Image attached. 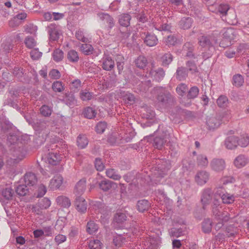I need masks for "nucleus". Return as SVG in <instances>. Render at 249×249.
<instances>
[{
    "label": "nucleus",
    "instance_id": "nucleus-1",
    "mask_svg": "<svg viewBox=\"0 0 249 249\" xmlns=\"http://www.w3.org/2000/svg\"><path fill=\"white\" fill-rule=\"evenodd\" d=\"M157 99L163 106H167L175 101V97L166 89L160 87L158 89Z\"/></svg>",
    "mask_w": 249,
    "mask_h": 249
},
{
    "label": "nucleus",
    "instance_id": "nucleus-2",
    "mask_svg": "<svg viewBox=\"0 0 249 249\" xmlns=\"http://www.w3.org/2000/svg\"><path fill=\"white\" fill-rule=\"evenodd\" d=\"M136 74L139 76H142V78L151 77L153 81H155L157 82H160L161 81L165 75V71L162 68H158L157 69H151L148 73V76L146 74H140L139 72L136 73Z\"/></svg>",
    "mask_w": 249,
    "mask_h": 249
},
{
    "label": "nucleus",
    "instance_id": "nucleus-3",
    "mask_svg": "<svg viewBox=\"0 0 249 249\" xmlns=\"http://www.w3.org/2000/svg\"><path fill=\"white\" fill-rule=\"evenodd\" d=\"M141 37L143 40L144 43L149 47L156 45L158 42L157 36L154 34L148 32H141Z\"/></svg>",
    "mask_w": 249,
    "mask_h": 249
},
{
    "label": "nucleus",
    "instance_id": "nucleus-4",
    "mask_svg": "<svg viewBox=\"0 0 249 249\" xmlns=\"http://www.w3.org/2000/svg\"><path fill=\"white\" fill-rule=\"evenodd\" d=\"M198 44L202 47H207L209 49H214L213 43L215 40L213 37L210 35H203L198 38Z\"/></svg>",
    "mask_w": 249,
    "mask_h": 249
},
{
    "label": "nucleus",
    "instance_id": "nucleus-5",
    "mask_svg": "<svg viewBox=\"0 0 249 249\" xmlns=\"http://www.w3.org/2000/svg\"><path fill=\"white\" fill-rule=\"evenodd\" d=\"M163 135L161 136L156 137L154 139V145L159 149H161L169 140L170 134L167 130L163 131Z\"/></svg>",
    "mask_w": 249,
    "mask_h": 249
},
{
    "label": "nucleus",
    "instance_id": "nucleus-6",
    "mask_svg": "<svg viewBox=\"0 0 249 249\" xmlns=\"http://www.w3.org/2000/svg\"><path fill=\"white\" fill-rule=\"evenodd\" d=\"M236 31L232 28L230 27L223 29L221 33H222L224 39L220 43V46L225 47L223 46L224 42L229 41V44H231V41L233 40L236 36Z\"/></svg>",
    "mask_w": 249,
    "mask_h": 249
},
{
    "label": "nucleus",
    "instance_id": "nucleus-7",
    "mask_svg": "<svg viewBox=\"0 0 249 249\" xmlns=\"http://www.w3.org/2000/svg\"><path fill=\"white\" fill-rule=\"evenodd\" d=\"M214 197L213 192L210 188H206L202 192L201 201L203 205V209H205L206 206L208 205Z\"/></svg>",
    "mask_w": 249,
    "mask_h": 249
},
{
    "label": "nucleus",
    "instance_id": "nucleus-8",
    "mask_svg": "<svg viewBox=\"0 0 249 249\" xmlns=\"http://www.w3.org/2000/svg\"><path fill=\"white\" fill-rule=\"evenodd\" d=\"M210 178V174L206 171H199L195 175V179L199 185H203L206 184Z\"/></svg>",
    "mask_w": 249,
    "mask_h": 249
},
{
    "label": "nucleus",
    "instance_id": "nucleus-9",
    "mask_svg": "<svg viewBox=\"0 0 249 249\" xmlns=\"http://www.w3.org/2000/svg\"><path fill=\"white\" fill-rule=\"evenodd\" d=\"M74 206L77 211L81 213H85L87 209V202L85 199L81 196H77L74 201Z\"/></svg>",
    "mask_w": 249,
    "mask_h": 249
},
{
    "label": "nucleus",
    "instance_id": "nucleus-10",
    "mask_svg": "<svg viewBox=\"0 0 249 249\" xmlns=\"http://www.w3.org/2000/svg\"><path fill=\"white\" fill-rule=\"evenodd\" d=\"M102 61V68L103 70L107 71H111L114 68V61L109 55L104 54Z\"/></svg>",
    "mask_w": 249,
    "mask_h": 249
},
{
    "label": "nucleus",
    "instance_id": "nucleus-11",
    "mask_svg": "<svg viewBox=\"0 0 249 249\" xmlns=\"http://www.w3.org/2000/svg\"><path fill=\"white\" fill-rule=\"evenodd\" d=\"M212 169L216 172L223 171L226 166L225 161L222 159H213L210 163Z\"/></svg>",
    "mask_w": 249,
    "mask_h": 249
},
{
    "label": "nucleus",
    "instance_id": "nucleus-12",
    "mask_svg": "<svg viewBox=\"0 0 249 249\" xmlns=\"http://www.w3.org/2000/svg\"><path fill=\"white\" fill-rule=\"evenodd\" d=\"M47 31L51 40L56 41L59 39L60 32L57 26L55 24H51L49 25L47 27Z\"/></svg>",
    "mask_w": 249,
    "mask_h": 249
},
{
    "label": "nucleus",
    "instance_id": "nucleus-13",
    "mask_svg": "<svg viewBox=\"0 0 249 249\" xmlns=\"http://www.w3.org/2000/svg\"><path fill=\"white\" fill-rule=\"evenodd\" d=\"M194 45L190 42H186L183 46V51L185 53V56L188 58H196L194 53Z\"/></svg>",
    "mask_w": 249,
    "mask_h": 249
},
{
    "label": "nucleus",
    "instance_id": "nucleus-14",
    "mask_svg": "<svg viewBox=\"0 0 249 249\" xmlns=\"http://www.w3.org/2000/svg\"><path fill=\"white\" fill-rule=\"evenodd\" d=\"M131 18L129 13H123L118 16V22L121 26L127 28L130 25Z\"/></svg>",
    "mask_w": 249,
    "mask_h": 249
},
{
    "label": "nucleus",
    "instance_id": "nucleus-15",
    "mask_svg": "<svg viewBox=\"0 0 249 249\" xmlns=\"http://www.w3.org/2000/svg\"><path fill=\"white\" fill-rule=\"evenodd\" d=\"M112 235V244L116 247H120L126 242V238L124 234L111 233Z\"/></svg>",
    "mask_w": 249,
    "mask_h": 249
},
{
    "label": "nucleus",
    "instance_id": "nucleus-16",
    "mask_svg": "<svg viewBox=\"0 0 249 249\" xmlns=\"http://www.w3.org/2000/svg\"><path fill=\"white\" fill-rule=\"evenodd\" d=\"M63 181V177L61 175L54 176L51 180L49 187L53 190L58 189L62 185Z\"/></svg>",
    "mask_w": 249,
    "mask_h": 249
},
{
    "label": "nucleus",
    "instance_id": "nucleus-17",
    "mask_svg": "<svg viewBox=\"0 0 249 249\" xmlns=\"http://www.w3.org/2000/svg\"><path fill=\"white\" fill-rule=\"evenodd\" d=\"M249 162V158L244 155H239L234 160V164L238 168L246 166Z\"/></svg>",
    "mask_w": 249,
    "mask_h": 249
},
{
    "label": "nucleus",
    "instance_id": "nucleus-18",
    "mask_svg": "<svg viewBox=\"0 0 249 249\" xmlns=\"http://www.w3.org/2000/svg\"><path fill=\"white\" fill-rule=\"evenodd\" d=\"M86 189V180L82 178L76 184L74 189V193L76 196H81Z\"/></svg>",
    "mask_w": 249,
    "mask_h": 249
},
{
    "label": "nucleus",
    "instance_id": "nucleus-19",
    "mask_svg": "<svg viewBox=\"0 0 249 249\" xmlns=\"http://www.w3.org/2000/svg\"><path fill=\"white\" fill-rule=\"evenodd\" d=\"M225 145L229 149H234L238 145V138L234 136L228 137L225 141Z\"/></svg>",
    "mask_w": 249,
    "mask_h": 249
},
{
    "label": "nucleus",
    "instance_id": "nucleus-20",
    "mask_svg": "<svg viewBox=\"0 0 249 249\" xmlns=\"http://www.w3.org/2000/svg\"><path fill=\"white\" fill-rule=\"evenodd\" d=\"M134 63L135 66L138 68L144 70L148 64V61L145 56L140 55L135 59Z\"/></svg>",
    "mask_w": 249,
    "mask_h": 249
},
{
    "label": "nucleus",
    "instance_id": "nucleus-21",
    "mask_svg": "<svg viewBox=\"0 0 249 249\" xmlns=\"http://www.w3.org/2000/svg\"><path fill=\"white\" fill-rule=\"evenodd\" d=\"M25 184L29 186H33L37 182V178L35 174L27 173L24 176Z\"/></svg>",
    "mask_w": 249,
    "mask_h": 249
},
{
    "label": "nucleus",
    "instance_id": "nucleus-22",
    "mask_svg": "<svg viewBox=\"0 0 249 249\" xmlns=\"http://www.w3.org/2000/svg\"><path fill=\"white\" fill-rule=\"evenodd\" d=\"M167 19L163 18L162 20V23L160 24V22H156L154 24L153 26L155 29L160 31H169L170 30L171 26L166 22Z\"/></svg>",
    "mask_w": 249,
    "mask_h": 249
},
{
    "label": "nucleus",
    "instance_id": "nucleus-23",
    "mask_svg": "<svg viewBox=\"0 0 249 249\" xmlns=\"http://www.w3.org/2000/svg\"><path fill=\"white\" fill-rule=\"evenodd\" d=\"M60 160V156L56 153H50L47 156V161L51 165H56L59 163Z\"/></svg>",
    "mask_w": 249,
    "mask_h": 249
},
{
    "label": "nucleus",
    "instance_id": "nucleus-24",
    "mask_svg": "<svg viewBox=\"0 0 249 249\" xmlns=\"http://www.w3.org/2000/svg\"><path fill=\"white\" fill-rule=\"evenodd\" d=\"M188 76V71L183 67H178L176 71L175 76L176 78L182 81L185 80Z\"/></svg>",
    "mask_w": 249,
    "mask_h": 249
},
{
    "label": "nucleus",
    "instance_id": "nucleus-25",
    "mask_svg": "<svg viewBox=\"0 0 249 249\" xmlns=\"http://www.w3.org/2000/svg\"><path fill=\"white\" fill-rule=\"evenodd\" d=\"M173 56L170 53L168 52L165 53L160 57L161 66L163 67H168L173 61Z\"/></svg>",
    "mask_w": 249,
    "mask_h": 249
},
{
    "label": "nucleus",
    "instance_id": "nucleus-26",
    "mask_svg": "<svg viewBox=\"0 0 249 249\" xmlns=\"http://www.w3.org/2000/svg\"><path fill=\"white\" fill-rule=\"evenodd\" d=\"M25 154L26 152L23 150V148H19L14 150L13 154L14 157L13 160L15 162H18L25 157Z\"/></svg>",
    "mask_w": 249,
    "mask_h": 249
},
{
    "label": "nucleus",
    "instance_id": "nucleus-27",
    "mask_svg": "<svg viewBox=\"0 0 249 249\" xmlns=\"http://www.w3.org/2000/svg\"><path fill=\"white\" fill-rule=\"evenodd\" d=\"M137 206L138 210L140 212L143 213L149 209L150 203L147 200L142 199L138 201Z\"/></svg>",
    "mask_w": 249,
    "mask_h": 249
},
{
    "label": "nucleus",
    "instance_id": "nucleus-28",
    "mask_svg": "<svg viewBox=\"0 0 249 249\" xmlns=\"http://www.w3.org/2000/svg\"><path fill=\"white\" fill-rule=\"evenodd\" d=\"M192 18L189 17H184L179 22V27L184 30L189 29L192 24Z\"/></svg>",
    "mask_w": 249,
    "mask_h": 249
},
{
    "label": "nucleus",
    "instance_id": "nucleus-29",
    "mask_svg": "<svg viewBox=\"0 0 249 249\" xmlns=\"http://www.w3.org/2000/svg\"><path fill=\"white\" fill-rule=\"evenodd\" d=\"M213 221L210 218H206L202 222V230L205 233L211 232L212 229Z\"/></svg>",
    "mask_w": 249,
    "mask_h": 249
},
{
    "label": "nucleus",
    "instance_id": "nucleus-30",
    "mask_svg": "<svg viewBox=\"0 0 249 249\" xmlns=\"http://www.w3.org/2000/svg\"><path fill=\"white\" fill-rule=\"evenodd\" d=\"M13 73L19 81L23 82L25 80V73L23 69L20 67H15L13 70Z\"/></svg>",
    "mask_w": 249,
    "mask_h": 249
},
{
    "label": "nucleus",
    "instance_id": "nucleus-31",
    "mask_svg": "<svg viewBox=\"0 0 249 249\" xmlns=\"http://www.w3.org/2000/svg\"><path fill=\"white\" fill-rule=\"evenodd\" d=\"M64 102L70 107H73L77 103V101L72 93L66 94L64 98Z\"/></svg>",
    "mask_w": 249,
    "mask_h": 249
},
{
    "label": "nucleus",
    "instance_id": "nucleus-32",
    "mask_svg": "<svg viewBox=\"0 0 249 249\" xmlns=\"http://www.w3.org/2000/svg\"><path fill=\"white\" fill-rule=\"evenodd\" d=\"M199 92V89L196 86H193L189 89H188L187 98L188 100L194 99L197 97Z\"/></svg>",
    "mask_w": 249,
    "mask_h": 249
},
{
    "label": "nucleus",
    "instance_id": "nucleus-33",
    "mask_svg": "<svg viewBox=\"0 0 249 249\" xmlns=\"http://www.w3.org/2000/svg\"><path fill=\"white\" fill-rule=\"evenodd\" d=\"M56 201L59 205L64 208H69L71 205L70 199L64 196H59L57 197Z\"/></svg>",
    "mask_w": 249,
    "mask_h": 249
},
{
    "label": "nucleus",
    "instance_id": "nucleus-34",
    "mask_svg": "<svg viewBox=\"0 0 249 249\" xmlns=\"http://www.w3.org/2000/svg\"><path fill=\"white\" fill-rule=\"evenodd\" d=\"M185 230L183 228H172L169 231L170 235L174 237H178L185 234Z\"/></svg>",
    "mask_w": 249,
    "mask_h": 249
},
{
    "label": "nucleus",
    "instance_id": "nucleus-35",
    "mask_svg": "<svg viewBox=\"0 0 249 249\" xmlns=\"http://www.w3.org/2000/svg\"><path fill=\"white\" fill-rule=\"evenodd\" d=\"M1 195L6 200L11 199L13 197L14 192L10 186H6L1 190Z\"/></svg>",
    "mask_w": 249,
    "mask_h": 249
},
{
    "label": "nucleus",
    "instance_id": "nucleus-36",
    "mask_svg": "<svg viewBox=\"0 0 249 249\" xmlns=\"http://www.w3.org/2000/svg\"><path fill=\"white\" fill-rule=\"evenodd\" d=\"M89 143L87 137L84 135H79L77 138V146L81 149L85 148Z\"/></svg>",
    "mask_w": 249,
    "mask_h": 249
},
{
    "label": "nucleus",
    "instance_id": "nucleus-37",
    "mask_svg": "<svg viewBox=\"0 0 249 249\" xmlns=\"http://www.w3.org/2000/svg\"><path fill=\"white\" fill-rule=\"evenodd\" d=\"M188 89V86L186 84L180 83L177 86L176 90L177 94L182 97L187 93Z\"/></svg>",
    "mask_w": 249,
    "mask_h": 249
},
{
    "label": "nucleus",
    "instance_id": "nucleus-38",
    "mask_svg": "<svg viewBox=\"0 0 249 249\" xmlns=\"http://www.w3.org/2000/svg\"><path fill=\"white\" fill-rule=\"evenodd\" d=\"M29 188L26 184L18 185L16 189V192L20 196H26L29 193Z\"/></svg>",
    "mask_w": 249,
    "mask_h": 249
},
{
    "label": "nucleus",
    "instance_id": "nucleus-39",
    "mask_svg": "<svg viewBox=\"0 0 249 249\" xmlns=\"http://www.w3.org/2000/svg\"><path fill=\"white\" fill-rule=\"evenodd\" d=\"M113 182L109 180L104 179L102 180L99 184L100 188L105 192L110 190Z\"/></svg>",
    "mask_w": 249,
    "mask_h": 249
},
{
    "label": "nucleus",
    "instance_id": "nucleus-40",
    "mask_svg": "<svg viewBox=\"0 0 249 249\" xmlns=\"http://www.w3.org/2000/svg\"><path fill=\"white\" fill-rule=\"evenodd\" d=\"M123 100L125 103L132 105L135 103V97L134 95L129 92H124L122 95Z\"/></svg>",
    "mask_w": 249,
    "mask_h": 249
},
{
    "label": "nucleus",
    "instance_id": "nucleus-41",
    "mask_svg": "<svg viewBox=\"0 0 249 249\" xmlns=\"http://www.w3.org/2000/svg\"><path fill=\"white\" fill-rule=\"evenodd\" d=\"M67 59L71 62H77L79 60V56L77 52L73 50L69 51L67 53Z\"/></svg>",
    "mask_w": 249,
    "mask_h": 249
},
{
    "label": "nucleus",
    "instance_id": "nucleus-42",
    "mask_svg": "<svg viewBox=\"0 0 249 249\" xmlns=\"http://www.w3.org/2000/svg\"><path fill=\"white\" fill-rule=\"evenodd\" d=\"M106 175L110 178L115 180H119L121 178V176L113 169H108L106 172Z\"/></svg>",
    "mask_w": 249,
    "mask_h": 249
},
{
    "label": "nucleus",
    "instance_id": "nucleus-43",
    "mask_svg": "<svg viewBox=\"0 0 249 249\" xmlns=\"http://www.w3.org/2000/svg\"><path fill=\"white\" fill-rule=\"evenodd\" d=\"M80 50L85 55H87L92 54L94 51L93 47L89 44H82L80 46Z\"/></svg>",
    "mask_w": 249,
    "mask_h": 249
},
{
    "label": "nucleus",
    "instance_id": "nucleus-44",
    "mask_svg": "<svg viewBox=\"0 0 249 249\" xmlns=\"http://www.w3.org/2000/svg\"><path fill=\"white\" fill-rule=\"evenodd\" d=\"M49 122L44 120H37L35 124V129L36 131H41L48 126Z\"/></svg>",
    "mask_w": 249,
    "mask_h": 249
},
{
    "label": "nucleus",
    "instance_id": "nucleus-45",
    "mask_svg": "<svg viewBox=\"0 0 249 249\" xmlns=\"http://www.w3.org/2000/svg\"><path fill=\"white\" fill-rule=\"evenodd\" d=\"M207 124L209 129L212 130L217 128L219 126L220 124L217 119L212 117L207 121Z\"/></svg>",
    "mask_w": 249,
    "mask_h": 249
},
{
    "label": "nucleus",
    "instance_id": "nucleus-46",
    "mask_svg": "<svg viewBox=\"0 0 249 249\" xmlns=\"http://www.w3.org/2000/svg\"><path fill=\"white\" fill-rule=\"evenodd\" d=\"M83 114L85 117L91 119L96 116L97 112L92 107H87L84 109Z\"/></svg>",
    "mask_w": 249,
    "mask_h": 249
},
{
    "label": "nucleus",
    "instance_id": "nucleus-47",
    "mask_svg": "<svg viewBox=\"0 0 249 249\" xmlns=\"http://www.w3.org/2000/svg\"><path fill=\"white\" fill-rule=\"evenodd\" d=\"M244 82L243 76L239 74H235L232 77V84L237 87L241 86Z\"/></svg>",
    "mask_w": 249,
    "mask_h": 249
},
{
    "label": "nucleus",
    "instance_id": "nucleus-48",
    "mask_svg": "<svg viewBox=\"0 0 249 249\" xmlns=\"http://www.w3.org/2000/svg\"><path fill=\"white\" fill-rule=\"evenodd\" d=\"M98 226L93 221H89L87 225V231L88 233L91 234L95 233L98 230Z\"/></svg>",
    "mask_w": 249,
    "mask_h": 249
},
{
    "label": "nucleus",
    "instance_id": "nucleus-49",
    "mask_svg": "<svg viewBox=\"0 0 249 249\" xmlns=\"http://www.w3.org/2000/svg\"><path fill=\"white\" fill-rule=\"evenodd\" d=\"M52 88L53 90L56 92H61L64 89V85L60 81H54L52 84Z\"/></svg>",
    "mask_w": 249,
    "mask_h": 249
},
{
    "label": "nucleus",
    "instance_id": "nucleus-50",
    "mask_svg": "<svg viewBox=\"0 0 249 249\" xmlns=\"http://www.w3.org/2000/svg\"><path fill=\"white\" fill-rule=\"evenodd\" d=\"M221 198L223 202L225 204H231L233 203L235 198L233 195L228 193L223 194L221 196Z\"/></svg>",
    "mask_w": 249,
    "mask_h": 249
},
{
    "label": "nucleus",
    "instance_id": "nucleus-51",
    "mask_svg": "<svg viewBox=\"0 0 249 249\" xmlns=\"http://www.w3.org/2000/svg\"><path fill=\"white\" fill-rule=\"evenodd\" d=\"M219 205V201L217 198L214 197V200L213 202V205L212 206V213L215 218L217 219L219 215H220L221 212H220L218 206Z\"/></svg>",
    "mask_w": 249,
    "mask_h": 249
},
{
    "label": "nucleus",
    "instance_id": "nucleus-52",
    "mask_svg": "<svg viewBox=\"0 0 249 249\" xmlns=\"http://www.w3.org/2000/svg\"><path fill=\"white\" fill-rule=\"evenodd\" d=\"M216 102L218 107H225L228 106L229 100L226 96L221 95L217 99Z\"/></svg>",
    "mask_w": 249,
    "mask_h": 249
},
{
    "label": "nucleus",
    "instance_id": "nucleus-53",
    "mask_svg": "<svg viewBox=\"0 0 249 249\" xmlns=\"http://www.w3.org/2000/svg\"><path fill=\"white\" fill-rule=\"evenodd\" d=\"M53 56L55 61H60L63 58V52L59 49H56L53 51Z\"/></svg>",
    "mask_w": 249,
    "mask_h": 249
},
{
    "label": "nucleus",
    "instance_id": "nucleus-54",
    "mask_svg": "<svg viewBox=\"0 0 249 249\" xmlns=\"http://www.w3.org/2000/svg\"><path fill=\"white\" fill-rule=\"evenodd\" d=\"M102 245V243L98 239L91 240L89 243V247L90 249H101Z\"/></svg>",
    "mask_w": 249,
    "mask_h": 249
},
{
    "label": "nucleus",
    "instance_id": "nucleus-55",
    "mask_svg": "<svg viewBox=\"0 0 249 249\" xmlns=\"http://www.w3.org/2000/svg\"><path fill=\"white\" fill-rule=\"evenodd\" d=\"M127 220L125 214L122 213H117L114 216V220L119 224H122Z\"/></svg>",
    "mask_w": 249,
    "mask_h": 249
},
{
    "label": "nucleus",
    "instance_id": "nucleus-56",
    "mask_svg": "<svg viewBox=\"0 0 249 249\" xmlns=\"http://www.w3.org/2000/svg\"><path fill=\"white\" fill-rule=\"evenodd\" d=\"M197 164L201 166H206L208 164V160L206 156L199 155L197 157Z\"/></svg>",
    "mask_w": 249,
    "mask_h": 249
},
{
    "label": "nucleus",
    "instance_id": "nucleus-57",
    "mask_svg": "<svg viewBox=\"0 0 249 249\" xmlns=\"http://www.w3.org/2000/svg\"><path fill=\"white\" fill-rule=\"evenodd\" d=\"M38 204L41 209H46L50 206L51 201L48 198L44 197L39 200Z\"/></svg>",
    "mask_w": 249,
    "mask_h": 249
},
{
    "label": "nucleus",
    "instance_id": "nucleus-58",
    "mask_svg": "<svg viewBox=\"0 0 249 249\" xmlns=\"http://www.w3.org/2000/svg\"><path fill=\"white\" fill-rule=\"evenodd\" d=\"M136 18L139 22L143 23L148 21L149 20L147 14L144 11L141 12L139 14L136 16Z\"/></svg>",
    "mask_w": 249,
    "mask_h": 249
},
{
    "label": "nucleus",
    "instance_id": "nucleus-59",
    "mask_svg": "<svg viewBox=\"0 0 249 249\" xmlns=\"http://www.w3.org/2000/svg\"><path fill=\"white\" fill-rule=\"evenodd\" d=\"M80 98L83 101H89L93 97V93L86 90H81L80 92Z\"/></svg>",
    "mask_w": 249,
    "mask_h": 249
},
{
    "label": "nucleus",
    "instance_id": "nucleus-60",
    "mask_svg": "<svg viewBox=\"0 0 249 249\" xmlns=\"http://www.w3.org/2000/svg\"><path fill=\"white\" fill-rule=\"evenodd\" d=\"M186 66L188 68V70L192 73H195L198 72L196 64L194 61H188L186 63Z\"/></svg>",
    "mask_w": 249,
    "mask_h": 249
},
{
    "label": "nucleus",
    "instance_id": "nucleus-61",
    "mask_svg": "<svg viewBox=\"0 0 249 249\" xmlns=\"http://www.w3.org/2000/svg\"><path fill=\"white\" fill-rule=\"evenodd\" d=\"M52 109L47 105L42 106L40 108V113L45 117H49L52 114Z\"/></svg>",
    "mask_w": 249,
    "mask_h": 249
},
{
    "label": "nucleus",
    "instance_id": "nucleus-62",
    "mask_svg": "<svg viewBox=\"0 0 249 249\" xmlns=\"http://www.w3.org/2000/svg\"><path fill=\"white\" fill-rule=\"evenodd\" d=\"M24 43L26 47L30 49L34 48L36 45V41L31 36L27 37L24 40Z\"/></svg>",
    "mask_w": 249,
    "mask_h": 249
},
{
    "label": "nucleus",
    "instance_id": "nucleus-63",
    "mask_svg": "<svg viewBox=\"0 0 249 249\" xmlns=\"http://www.w3.org/2000/svg\"><path fill=\"white\" fill-rule=\"evenodd\" d=\"M124 58L121 55L117 56V68L119 71V73H120L124 68Z\"/></svg>",
    "mask_w": 249,
    "mask_h": 249
},
{
    "label": "nucleus",
    "instance_id": "nucleus-64",
    "mask_svg": "<svg viewBox=\"0 0 249 249\" xmlns=\"http://www.w3.org/2000/svg\"><path fill=\"white\" fill-rule=\"evenodd\" d=\"M42 53L39 51L38 49H33L30 52V55L33 60H38L42 56Z\"/></svg>",
    "mask_w": 249,
    "mask_h": 249
}]
</instances>
